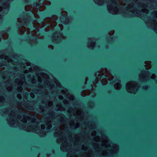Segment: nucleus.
<instances>
[{
	"label": "nucleus",
	"mask_w": 157,
	"mask_h": 157,
	"mask_svg": "<svg viewBox=\"0 0 157 157\" xmlns=\"http://www.w3.org/2000/svg\"><path fill=\"white\" fill-rule=\"evenodd\" d=\"M113 3H114V4L115 5H117V3L116 2V0H113L112 2Z\"/></svg>",
	"instance_id": "14"
},
{
	"label": "nucleus",
	"mask_w": 157,
	"mask_h": 157,
	"mask_svg": "<svg viewBox=\"0 0 157 157\" xmlns=\"http://www.w3.org/2000/svg\"><path fill=\"white\" fill-rule=\"evenodd\" d=\"M84 133V134H85V132H83Z\"/></svg>",
	"instance_id": "35"
},
{
	"label": "nucleus",
	"mask_w": 157,
	"mask_h": 157,
	"mask_svg": "<svg viewBox=\"0 0 157 157\" xmlns=\"http://www.w3.org/2000/svg\"><path fill=\"white\" fill-rule=\"evenodd\" d=\"M106 36L108 37L109 38H113V37H110V36H109L108 34H107Z\"/></svg>",
	"instance_id": "16"
},
{
	"label": "nucleus",
	"mask_w": 157,
	"mask_h": 157,
	"mask_svg": "<svg viewBox=\"0 0 157 157\" xmlns=\"http://www.w3.org/2000/svg\"><path fill=\"white\" fill-rule=\"evenodd\" d=\"M48 50H49L50 51H51V50H50V49H49V48H48Z\"/></svg>",
	"instance_id": "31"
},
{
	"label": "nucleus",
	"mask_w": 157,
	"mask_h": 157,
	"mask_svg": "<svg viewBox=\"0 0 157 157\" xmlns=\"http://www.w3.org/2000/svg\"><path fill=\"white\" fill-rule=\"evenodd\" d=\"M61 30L60 27L59 26H58L56 30V32L54 34L55 38H56L57 37L60 38V39L59 40V41L62 39V38L60 37V36H59L58 35H60L61 34Z\"/></svg>",
	"instance_id": "3"
},
{
	"label": "nucleus",
	"mask_w": 157,
	"mask_h": 157,
	"mask_svg": "<svg viewBox=\"0 0 157 157\" xmlns=\"http://www.w3.org/2000/svg\"><path fill=\"white\" fill-rule=\"evenodd\" d=\"M3 29L4 30L3 31V32H8L7 29L6 28H3Z\"/></svg>",
	"instance_id": "12"
},
{
	"label": "nucleus",
	"mask_w": 157,
	"mask_h": 157,
	"mask_svg": "<svg viewBox=\"0 0 157 157\" xmlns=\"http://www.w3.org/2000/svg\"><path fill=\"white\" fill-rule=\"evenodd\" d=\"M40 112H43V111L41 109H39V112L40 113Z\"/></svg>",
	"instance_id": "18"
},
{
	"label": "nucleus",
	"mask_w": 157,
	"mask_h": 157,
	"mask_svg": "<svg viewBox=\"0 0 157 157\" xmlns=\"http://www.w3.org/2000/svg\"><path fill=\"white\" fill-rule=\"evenodd\" d=\"M45 157H47V155H45Z\"/></svg>",
	"instance_id": "32"
},
{
	"label": "nucleus",
	"mask_w": 157,
	"mask_h": 157,
	"mask_svg": "<svg viewBox=\"0 0 157 157\" xmlns=\"http://www.w3.org/2000/svg\"><path fill=\"white\" fill-rule=\"evenodd\" d=\"M32 5H33L34 6L40 7L42 5V3L40 2L39 0H34Z\"/></svg>",
	"instance_id": "4"
},
{
	"label": "nucleus",
	"mask_w": 157,
	"mask_h": 157,
	"mask_svg": "<svg viewBox=\"0 0 157 157\" xmlns=\"http://www.w3.org/2000/svg\"><path fill=\"white\" fill-rule=\"evenodd\" d=\"M40 15L41 17L42 20L40 22H42L45 18L47 17H50L54 15H56L59 17V23H62L64 25H67L65 22L66 20L67 16L61 14V10L59 9H56L55 10H49L48 11H45L40 13Z\"/></svg>",
	"instance_id": "1"
},
{
	"label": "nucleus",
	"mask_w": 157,
	"mask_h": 157,
	"mask_svg": "<svg viewBox=\"0 0 157 157\" xmlns=\"http://www.w3.org/2000/svg\"><path fill=\"white\" fill-rule=\"evenodd\" d=\"M92 82L90 81L89 83L84 86H83L84 89H89L91 88L92 87Z\"/></svg>",
	"instance_id": "6"
},
{
	"label": "nucleus",
	"mask_w": 157,
	"mask_h": 157,
	"mask_svg": "<svg viewBox=\"0 0 157 157\" xmlns=\"http://www.w3.org/2000/svg\"><path fill=\"white\" fill-rule=\"evenodd\" d=\"M21 114L23 116H28V114L27 113H21Z\"/></svg>",
	"instance_id": "10"
},
{
	"label": "nucleus",
	"mask_w": 157,
	"mask_h": 157,
	"mask_svg": "<svg viewBox=\"0 0 157 157\" xmlns=\"http://www.w3.org/2000/svg\"><path fill=\"white\" fill-rule=\"evenodd\" d=\"M21 9H22L23 11L18 16V17H20L22 19L23 17H25L24 19L23 25L29 26H31L32 28H34V27L32 23L33 19L31 18L32 17H33L32 12H27L25 11V9L24 6H21Z\"/></svg>",
	"instance_id": "2"
},
{
	"label": "nucleus",
	"mask_w": 157,
	"mask_h": 157,
	"mask_svg": "<svg viewBox=\"0 0 157 157\" xmlns=\"http://www.w3.org/2000/svg\"><path fill=\"white\" fill-rule=\"evenodd\" d=\"M147 72H148V71H146Z\"/></svg>",
	"instance_id": "34"
},
{
	"label": "nucleus",
	"mask_w": 157,
	"mask_h": 157,
	"mask_svg": "<svg viewBox=\"0 0 157 157\" xmlns=\"http://www.w3.org/2000/svg\"><path fill=\"white\" fill-rule=\"evenodd\" d=\"M28 37L29 38H30L31 40H34V39L35 38V37H33L31 35H30L29 36H28Z\"/></svg>",
	"instance_id": "9"
},
{
	"label": "nucleus",
	"mask_w": 157,
	"mask_h": 157,
	"mask_svg": "<svg viewBox=\"0 0 157 157\" xmlns=\"http://www.w3.org/2000/svg\"><path fill=\"white\" fill-rule=\"evenodd\" d=\"M51 7H49V9H51Z\"/></svg>",
	"instance_id": "30"
},
{
	"label": "nucleus",
	"mask_w": 157,
	"mask_h": 157,
	"mask_svg": "<svg viewBox=\"0 0 157 157\" xmlns=\"http://www.w3.org/2000/svg\"><path fill=\"white\" fill-rule=\"evenodd\" d=\"M102 147L103 148H105V146H102Z\"/></svg>",
	"instance_id": "24"
},
{
	"label": "nucleus",
	"mask_w": 157,
	"mask_h": 157,
	"mask_svg": "<svg viewBox=\"0 0 157 157\" xmlns=\"http://www.w3.org/2000/svg\"><path fill=\"white\" fill-rule=\"evenodd\" d=\"M126 8L127 9H128V10H129L130 9V8L129 7H126Z\"/></svg>",
	"instance_id": "20"
},
{
	"label": "nucleus",
	"mask_w": 157,
	"mask_h": 157,
	"mask_svg": "<svg viewBox=\"0 0 157 157\" xmlns=\"http://www.w3.org/2000/svg\"><path fill=\"white\" fill-rule=\"evenodd\" d=\"M42 31L44 32L45 30L44 29H42L41 30V32Z\"/></svg>",
	"instance_id": "23"
},
{
	"label": "nucleus",
	"mask_w": 157,
	"mask_h": 157,
	"mask_svg": "<svg viewBox=\"0 0 157 157\" xmlns=\"http://www.w3.org/2000/svg\"><path fill=\"white\" fill-rule=\"evenodd\" d=\"M111 73H112L113 74V75H115L114 73H115V71L114 70L112 69V70L111 71Z\"/></svg>",
	"instance_id": "13"
},
{
	"label": "nucleus",
	"mask_w": 157,
	"mask_h": 157,
	"mask_svg": "<svg viewBox=\"0 0 157 157\" xmlns=\"http://www.w3.org/2000/svg\"><path fill=\"white\" fill-rule=\"evenodd\" d=\"M107 66L106 64L105 63H103L101 64L99 67H97L96 69H95L94 71V72H96L98 70H99L101 68H102L104 67H105Z\"/></svg>",
	"instance_id": "5"
},
{
	"label": "nucleus",
	"mask_w": 157,
	"mask_h": 157,
	"mask_svg": "<svg viewBox=\"0 0 157 157\" xmlns=\"http://www.w3.org/2000/svg\"><path fill=\"white\" fill-rule=\"evenodd\" d=\"M17 34H18V35H19V34L18 33H17Z\"/></svg>",
	"instance_id": "33"
},
{
	"label": "nucleus",
	"mask_w": 157,
	"mask_h": 157,
	"mask_svg": "<svg viewBox=\"0 0 157 157\" xmlns=\"http://www.w3.org/2000/svg\"><path fill=\"white\" fill-rule=\"evenodd\" d=\"M85 79H84L82 80V83L84 84H85Z\"/></svg>",
	"instance_id": "19"
},
{
	"label": "nucleus",
	"mask_w": 157,
	"mask_h": 157,
	"mask_svg": "<svg viewBox=\"0 0 157 157\" xmlns=\"http://www.w3.org/2000/svg\"><path fill=\"white\" fill-rule=\"evenodd\" d=\"M78 95L80 96H81V95L80 94H78Z\"/></svg>",
	"instance_id": "28"
},
{
	"label": "nucleus",
	"mask_w": 157,
	"mask_h": 157,
	"mask_svg": "<svg viewBox=\"0 0 157 157\" xmlns=\"http://www.w3.org/2000/svg\"><path fill=\"white\" fill-rule=\"evenodd\" d=\"M146 59L147 60H151V58L150 57H147V58H146Z\"/></svg>",
	"instance_id": "15"
},
{
	"label": "nucleus",
	"mask_w": 157,
	"mask_h": 157,
	"mask_svg": "<svg viewBox=\"0 0 157 157\" xmlns=\"http://www.w3.org/2000/svg\"><path fill=\"white\" fill-rule=\"evenodd\" d=\"M124 1L125 2H128V0H124Z\"/></svg>",
	"instance_id": "22"
},
{
	"label": "nucleus",
	"mask_w": 157,
	"mask_h": 157,
	"mask_svg": "<svg viewBox=\"0 0 157 157\" xmlns=\"http://www.w3.org/2000/svg\"><path fill=\"white\" fill-rule=\"evenodd\" d=\"M5 5L6 6H8V4L7 5L6 4H5Z\"/></svg>",
	"instance_id": "26"
},
{
	"label": "nucleus",
	"mask_w": 157,
	"mask_h": 157,
	"mask_svg": "<svg viewBox=\"0 0 157 157\" xmlns=\"http://www.w3.org/2000/svg\"><path fill=\"white\" fill-rule=\"evenodd\" d=\"M83 150V151H85V150Z\"/></svg>",
	"instance_id": "36"
},
{
	"label": "nucleus",
	"mask_w": 157,
	"mask_h": 157,
	"mask_svg": "<svg viewBox=\"0 0 157 157\" xmlns=\"http://www.w3.org/2000/svg\"><path fill=\"white\" fill-rule=\"evenodd\" d=\"M2 75V74L0 73V76Z\"/></svg>",
	"instance_id": "29"
},
{
	"label": "nucleus",
	"mask_w": 157,
	"mask_h": 157,
	"mask_svg": "<svg viewBox=\"0 0 157 157\" xmlns=\"http://www.w3.org/2000/svg\"><path fill=\"white\" fill-rule=\"evenodd\" d=\"M23 105L26 108L29 110H33V108L32 106L29 105H24V104H23Z\"/></svg>",
	"instance_id": "7"
},
{
	"label": "nucleus",
	"mask_w": 157,
	"mask_h": 157,
	"mask_svg": "<svg viewBox=\"0 0 157 157\" xmlns=\"http://www.w3.org/2000/svg\"><path fill=\"white\" fill-rule=\"evenodd\" d=\"M113 83H111L110 84L113 86Z\"/></svg>",
	"instance_id": "27"
},
{
	"label": "nucleus",
	"mask_w": 157,
	"mask_h": 157,
	"mask_svg": "<svg viewBox=\"0 0 157 157\" xmlns=\"http://www.w3.org/2000/svg\"><path fill=\"white\" fill-rule=\"evenodd\" d=\"M29 94L28 92L26 91H25V96H28Z\"/></svg>",
	"instance_id": "11"
},
{
	"label": "nucleus",
	"mask_w": 157,
	"mask_h": 157,
	"mask_svg": "<svg viewBox=\"0 0 157 157\" xmlns=\"http://www.w3.org/2000/svg\"><path fill=\"white\" fill-rule=\"evenodd\" d=\"M5 65H4L3 63H0V66H5Z\"/></svg>",
	"instance_id": "17"
},
{
	"label": "nucleus",
	"mask_w": 157,
	"mask_h": 157,
	"mask_svg": "<svg viewBox=\"0 0 157 157\" xmlns=\"http://www.w3.org/2000/svg\"><path fill=\"white\" fill-rule=\"evenodd\" d=\"M2 32L0 31V36H1Z\"/></svg>",
	"instance_id": "21"
},
{
	"label": "nucleus",
	"mask_w": 157,
	"mask_h": 157,
	"mask_svg": "<svg viewBox=\"0 0 157 157\" xmlns=\"http://www.w3.org/2000/svg\"><path fill=\"white\" fill-rule=\"evenodd\" d=\"M15 25H16V26H15V27L17 29L19 28L21 25L19 23H17V21L15 22Z\"/></svg>",
	"instance_id": "8"
},
{
	"label": "nucleus",
	"mask_w": 157,
	"mask_h": 157,
	"mask_svg": "<svg viewBox=\"0 0 157 157\" xmlns=\"http://www.w3.org/2000/svg\"><path fill=\"white\" fill-rule=\"evenodd\" d=\"M35 91L38 92V90H35Z\"/></svg>",
	"instance_id": "25"
}]
</instances>
